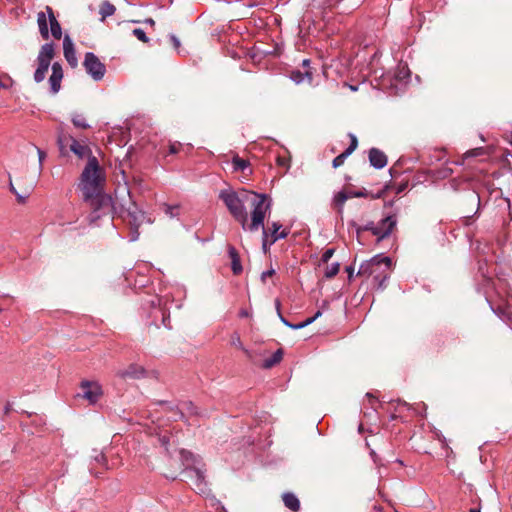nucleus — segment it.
<instances>
[{
    "mask_svg": "<svg viewBox=\"0 0 512 512\" xmlns=\"http://www.w3.org/2000/svg\"><path fill=\"white\" fill-rule=\"evenodd\" d=\"M278 163H279V165H285L286 160L284 158H278Z\"/></svg>",
    "mask_w": 512,
    "mask_h": 512,
    "instance_id": "6e6d98bb",
    "label": "nucleus"
},
{
    "mask_svg": "<svg viewBox=\"0 0 512 512\" xmlns=\"http://www.w3.org/2000/svg\"><path fill=\"white\" fill-rule=\"evenodd\" d=\"M144 22L149 24L152 27L155 26V21L152 18H147Z\"/></svg>",
    "mask_w": 512,
    "mask_h": 512,
    "instance_id": "864d4df0",
    "label": "nucleus"
},
{
    "mask_svg": "<svg viewBox=\"0 0 512 512\" xmlns=\"http://www.w3.org/2000/svg\"><path fill=\"white\" fill-rule=\"evenodd\" d=\"M10 187H11V191L17 196L18 201L19 202H24V200L27 198V196L29 195L30 191L32 190L33 185H30L29 188L26 189L23 194L19 193L15 189V187L12 184V182H10Z\"/></svg>",
    "mask_w": 512,
    "mask_h": 512,
    "instance_id": "c756f323",
    "label": "nucleus"
},
{
    "mask_svg": "<svg viewBox=\"0 0 512 512\" xmlns=\"http://www.w3.org/2000/svg\"><path fill=\"white\" fill-rule=\"evenodd\" d=\"M320 316H321V311H317L313 317L307 318L306 320H304L303 322L298 323V324H291V325H289V327L292 329H295V330L302 329V328L310 325L311 323H313Z\"/></svg>",
    "mask_w": 512,
    "mask_h": 512,
    "instance_id": "cd10ccee",
    "label": "nucleus"
},
{
    "mask_svg": "<svg viewBox=\"0 0 512 512\" xmlns=\"http://www.w3.org/2000/svg\"><path fill=\"white\" fill-rule=\"evenodd\" d=\"M274 273H275V271L273 269L263 272L261 274L262 281L265 282L266 278L273 276Z\"/></svg>",
    "mask_w": 512,
    "mask_h": 512,
    "instance_id": "c03bdc74",
    "label": "nucleus"
},
{
    "mask_svg": "<svg viewBox=\"0 0 512 512\" xmlns=\"http://www.w3.org/2000/svg\"><path fill=\"white\" fill-rule=\"evenodd\" d=\"M0 88H4V89L8 88V85L3 83L1 79H0Z\"/></svg>",
    "mask_w": 512,
    "mask_h": 512,
    "instance_id": "4d7b16f0",
    "label": "nucleus"
},
{
    "mask_svg": "<svg viewBox=\"0 0 512 512\" xmlns=\"http://www.w3.org/2000/svg\"><path fill=\"white\" fill-rule=\"evenodd\" d=\"M350 156V154H348L346 151L342 152L340 155H338L337 157H335L332 161V166L333 168H338L340 166H342L346 160V158Z\"/></svg>",
    "mask_w": 512,
    "mask_h": 512,
    "instance_id": "7c9ffc66",
    "label": "nucleus"
},
{
    "mask_svg": "<svg viewBox=\"0 0 512 512\" xmlns=\"http://www.w3.org/2000/svg\"><path fill=\"white\" fill-rule=\"evenodd\" d=\"M2 312V308L0 307V313Z\"/></svg>",
    "mask_w": 512,
    "mask_h": 512,
    "instance_id": "680f3d73",
    "label": "nucleus"
},
{
    "mask_svg": "<svg viewBox=\"0 0 512 512\" xmlns=\"http://www.w3.org/2000/svg\"><path fill=\"white\" fill-rule=\"evenodd\" d=\"M281 228V224H279L278 222H273L271 227L269 229H266L267 231H271V239L273 238L274 235H278V231L279 229Z\"/></svg>",
    "mask_w": 512,
    "mask_h": 512,
    "instance_id": "4c0bfd02",
    "label": "nucleus"
},
{
    "mask_svg": "<svg viewBox=\"0 0 512 512\" xmlns=\"http://www.w3.org/2000/svg\"><path fill=\"white\" fill-rule=\"evenodd\" d=\"M37 152H38V156H39V166H40V170H41L42 169V162L45 159L46 154H45L44 151L40 150L39 148H37Z\"/></svg>",
    "mask_w": 512,
    "mask_h": 512,
    "instance_id": "37998d69",
    "label": "nucleus"
},
{
    "mask_svg": "<svg viewBox=\"0 0 512 512\" xmlns=\"http://www.w3.org/2000/svg\"><path fill=\"white\" fill-rule=\"evenodd\" d=\"M392 268V260L389 257L375 256L369 261L363 262L358 270L359 276H374L380 288L385 287Z\"/></svg>",
    "mask_w": 512,
    "mask_h": 512,
    "instance_id": "20e7f679",
    "label": "nucleus"
},
{
    "mask_svg": "<svg viewBox=\"0 0 512 512\" xmlns=\"http://www.w3.org/2000/svg\"><path fill=\"white\" fill-rule=\"evenodd\" d=\"M480 206V196L475 191H471L464 195L461 202V213L466 219V224H469L468 219L475 215Z\"/></svg>",
    "mask_w": 512,
    "mask_h": 512,
    "instance_id": "1a4fd4ad",
    "label": "nucleus"
},
{
    "mask_svg": "<svg viewBox=\"0 0 512 512\" xmlns=\"http://www.w3.org/2000/svg\"><path fill=\"white\" fill-rule=\"evenodd\" d=\"M133 35L141 42L143 43H148L149 42V38L147 37L146 33L144 32V30L140 29V28H136L133 30Z\"/></svg>",
    "mask_w": 512,
    "mask_h": 512,
    "instance_id": "f704fd0d",
    "label": "nucleus"
},
{
    "mask_svg": "<svg viewBox=\"0 0 512 512\" xmlns=\"http://www.w3.org/2000/svg\"><path fill=\"white\" fill-rule=\"evenodd\" d=\"M72 123L75 127L77 128H81V129H88L90 126L89 124L86 122V119L85 117L82 115V114H74L72 116Z\"/></svg>",
    "mask_w": 512,
    "mask_h": 512,
    "instance_id": "a878e982",
    "label": "nucleus"
},
{
    "mask_svg": "<svg viewBox=\"0 0 512 512\" xmlns=\"http://www.w3.org/2000/svg\"><path fill=\"white\" fill-rule=\"evenodd\" d=\"M283 358V351L282 349H278L276 352L273 353V355L267 359L264 360L262 364V368L264 369H270L281 362Z\"/></svg>",
    "mask_w": 512,
    "mask_h": 512,
    "instance_id": "b1692460",
    "label": "nucleus"
},
{
    "mask_svg": "<svg viewBox=\"0 0 512 512\" xmlns=\"http://www.w3.org/2000/svg\"><path fill=\"white\" fill-rule=\"evenodd\" d=\"M252 206L251 222L246 225V229L250 232H256L260 228L265 229L264 219L268 210H270L271 203L268 200L267 195L254 193L253 198L250 201Z\"/></svg>",
    "mask_w": 512,
    "mask_h": 512,
    "instance_id": "423d86ee",
    "label": "nucleus"
},
{
    "mask_svg": "<svg viewBox=\"0 0 512 512\" xmlns=\"http://www.w3.org/2000/svg\"><path fill=\"white\" fill-rule=\"evenodd\" d=\"M126 213L127 217H129V222L134 225H138L142 218L143 214L139 210L137 204L132 200L130 194L128 193V199L125 203L118 204V213L121 216Z\"/></svg>",
    "mask_w": 512,
    "mask_h": 512,
    "instance_id": "9d476101",
    "label": "nucleus"
},
{
    "mask_svg": "<svg viewBox=\"0 0 512 512\" xmlns=\"http://www.w3.org/2000/svg\"><path fill=\"white\" fill-rule=\"evenodd\" d=\"M349 198H351L350 193L348 194L345 191H340L335 195L333 200V206L334 209H336L339 214L343 213L344 204Z\"/></svg>",
    "mask_w": 512,
    "mask_h": 512,
    "instance_id": "412c9836",
    "label": "nucleus"
},
{
    "mask_svg": "<svg viewBox=\"0 0 512 512\" xmlns=\"http://www.w3.org/2000/svg\"><path fill=\"white\" fill-rule=\"evenodd\" d=\"M91 209L90 219L96 221L102 216L118 213V202L106 193L98 192L90 198H83Z\"/></svg>",
    "mask_w": 512,
    "mask_h": 512,
    "instance_id": "39448f33",
    "label": "nucleus"
},
{
    "mask_svg": "<svg viewBox=\"0 0 512 512\" xmlns=\"http://www.w3.org/2000/svg\"><path fill=\"white\" fill-rule=\"evenodd\" d=\"M363 231H366V230L364 229V226H357V227H356V233H357V236H358V237L360 236V234H361Z\"/></svg>",
    "mask_w": 512,
    "mask_h": 512,
    "instance_id": "603ef678",
    "label": "nucleus"
},
{
    "mask_svg": "<svg viewBox=\"0 0 512 512\" xmlns=\"http://www.w3.org/2000/svg\"><path fill=\"white\" fill-rule=\"evenodd\" d=\"M184 410L188 411V413L191 415L198 414L196 407L193 405L192 402H184L182 404V409L180 411L181 417H183V415H184V413H183Z\"/></svg>",
    "mask_w": 512,
    "mask_h": 512,
    "instance_id": "72a5a7b5",
    "label": "nucleus"
},
{
    "mask_svg": "<svg viewBox=\"0 0 512 512\" xmlns=\"http://www.w3.org/2000/svg\"><path fill=\"white\" fill-rule=\"evenodd\" d=\"M231 343H232V345H234L236 348L241 349L249 359H251V358H252V354H251V352H250L249 350H247V349H245V348H244L243 343H242V341H241V339H240V336H239V335H235V336H233V337H232V342H231Z\"/></svg>",
    "mask_w": 512,
    "mask_h": 512,
    "instance_id": "c85d7f7f",
    "label": "nucleus"
},
{
    "mask_svg": "<svg viewBox=\"0 0 512 512\" xmlns=\"http://www.w3.org/2000/svg\"><path fill=\"white\" fill-rule=\"evenodd\" d=\"M146 374V370L137 364H131L126 369L119 370L117 372V376L121 379H140L144 377Z\"/></svg>",
    "mask_w": 512,
    "mask_h": 512,
    "instance_id": "4468645a",
    "label": "nucleus"
},
{
    "mask_svg": "<svg viewBox=\"0 0 512 512\" xmlns=\"http://www.w3.org/2000/svg\"><path fill=\"white\" fill-rule=\"evenodd\" d=\"M116 11V7L109 1H103L99 7V14L101 15V21H104L107 17L112 16Z\"/></svg>",
    "mask_w": 512,
    "mask_h": 512,
    "instance_id": "393cba45",
    "label": "nucleus"
},
{
    "mask_svg": "<svg viewBox=\"0 0 512 512\" xmlns=\"http://www.w3.org/2000/svg\"><path fill=\"white\" fill-rule=\"evenodd\" d=\"M369 162L373 167L381 169L387 164V156L378 148H371L369 151Z\"/></svg>",
    "mask_w": 512,
    "mask_h": 512,
    "instance_id": "f3484780",
    "label": "nucleus"
},
{
    "mask_svg": "<svg viewBox=\"0 0 512 512\" xmlns=\"http://www.w3.org/2000/svg\"><path fill=\"white\" fill-rule=\"evenodd\" d=\"M268 231L266 229H263V249L266 250L267 243H268Z\"/></svg>",
    "mask_w": 512,
    "mask_h": 512,
    "instance_id": "de8ad7c7",
    "label": "nucleus"
},
{
    "mask_svg": "<svg viewBox=\"0 0 512 512\" xmlns=\"http://www.w3.org/2000/svg\"><path fill=\"white\" fill-rule=\"evenodd\" d=\"M177 152H178V147H177V145H176V144H171V145H170V153H171V154H175V153H177Z\"/></svg>",
    "mask_w": 512,
    "mask_h": 512,
    "instance_id": "8fccbe9b",
    "label": "nucleus"
},
{
    "mask_svg": "<svg viewBox=\"0 0 512 512\" xmlns=\"http://www.w3.org/2000/svg\"><path fill=\"white\" fill-rule=\"evenodd\" d=\"M46 12H39L37 14V23L39 27V32L43 39L47 40L49 38V29H48V20L50 24V31L52 36L59 40L62 37V30L59 22L57 21L54 11L50 6H46Z\"/></svg>",
    "mask_w": 512,
    "mask_h": 512,
    "instance_id": "0eeeda50",
    "label": "nucleus"
},
{
    "mask_svg": "<svg viewBox=\"0 0 512 512\" xmlns=\"http://www.w3.org/2000/svg\"><path fill=\"white\" fill-rule=\"evenodd\" d=\"M86 72L95 80L99 81L103 79L106 68L105 65L99 60V58L92 52L85 54L83 63Z\"/></svg>",
    "mask_w": 512,
    "mask_h": 512,
    "instance_id": "6e6552de",
    "label": "nucleus"
},
{
    "mask_svg": "<svg viewBox=\"0 0 512 512\" xmlns=\"http://www.w3.org/2000/svg\"><path fill=\"white\" fill-rule=\"evenodd\" d=\"M276 306H277L278 314H279V317H280L281 321H282L286 326H288V327H289V325H291V323H290V322H288V321H287V320H286V319L281 315V313H280V311H279V307H280V302H279V301H276Z\"/></svg>",
    "mask_w": 512,
    "mask_h": 512,
    "instance_id": "49530a36",
    "label": "nucleus"
},
{
    "mask_svg": "<svg viewBox=\"0 0 512 512\" xmlns=\"http://www.w3.org/2000/svg\"><path fill=\"white\" fill-rule=\"evenodd\" d=\"M169 39L173 47L180 52V40L174 34H170Z\"/></svg>",
    "mask_w": 512,
    "mask_h": 512,
    "instance_id": "58836bf2",
    "label": "nucleus"
},
{
    "mask_svg": "<svg viewBox=\"0 0 512 512\" xmlns=\"http://www.w3.org/2000/svg\"><path fill=\"white\" fill-rule=\"evenodd\" d=\"M58 145L61 151L65 146L69 145L70 150L80 158L84 157L87 152H89V148L86 145L78 142L76 139L68 135H59Z\"/></svg>",
    "mask_w": 512,
    "mask_h": 512,
    "instance_id": "f8f14e48",
    "label": "nucleus"
},
{
    "mask_svg": "<svg viewBox=\"0 0 512 512\" xmlns=\"http://www.w3.org/2000/svg\"><path fill=\"white\" fill-rule=\"evenodd\" d=\"M158 442L169 457L168 463L165 465L163 472L167 478L176 479L178 473L189 470L195 474L196 487L199 491L204 492V471L196 466L194 455L185 449H179L178 439L165 431L159 435Z\"/></svg>",
    "mask_w": 512,
    "mask_h": 512,
    "instance_id": "f257e3e1",
    "label": "nucleus"
},
{
    "mask_svg": "<svg viewBox=\"0 0 512 512\" xmlns=\"http://www.w3.org/2000/svg\"><path fill=\"white\" fill-rule=\"evenodd\" d=\"M229 257L231 259V269L234 275H240L243 271L240 256L234 246L228 247Z\"/></svg>",
    "mask_w": 512,
    "mask_h": 512,
    "instance_id": "6ab92c4d",
    "label": "nucleus"
},
{
    "mask_svg": "<svg viewBox=\"0 0 512 512\" xmlns=\"http://www.w3.org/2000/svg\"><path fill=\"white\" fill-rule=\"evenodd\" d=\"M104 183L105 178L102 175L98 160L92 156L81 174L79 187L83 193V198H90L98 192H102Z\"/></svg>",
    "mask_w": 512,
    "mask_h": 512,
    "instance_id": "7ed1b4c3",
    "label": "nucleus"
},
{
    "mask_svg": "<svg viewBox=\"0 0 512 512\" xmlns=\"http://www.w3.org/2000/svg\"><path fill=\"white\" fill-rule=\"evenodd\" d=\"M287 235H288V232L282 231L278 235H274L273 238L270 239L269 244L271 245V244L275 243L278 239L286 238Z\"/></svg>",
    "mask_w": 512,
    "mask_h": 512,
    "instance_id": "ea45409f",
    "label": "nucleus"
},
{
    "mask_svg": "<svg viewBox=\"0 0 512 512\" xmlns=\"http://www.w3.org/2000/svg\"><path fill=\"white\" fill-rule=\"evenodd\" d=\"M302 65H303L304 71L294 70L291 72L290 78L297 84L302 83L305 79H307V81L309 83H311L313 76H312V72L309 69L310 60H308V59L303 60Z\"/></svg>",
    "mask_w": 512,
    "mask_h": 512,
    "instance_id": "dca6fc26",
    "label": "nucleus"
},
{
    "mask_svg": "<svg viewBox=\"0 0 512 512\" xmlns=\"http://www.w3.org/2000/svg\"><path fill=\"white\" fill-rule=\"evenodd\" d=\"M9 410H10L9 406H6V408H5V413H8V412H9Z\"/></svg>",
    "mask_w": 512,
    "mask_h": 512,
    "instance_id": "052dcab7",
    "label": "nucleus"
},
{
    "mask_svg": "<svg viewBox=\"0 0 512 512\" xmlns=\"http://www.w3.org/2000/svg\"><path fill=\"white\" fill-rule=\"evenodd\" d=\"M232 165L235 171L244 172L245 169L248 168L249 162L245 159L235 156L232 160Z\"/></svg>",
    "mask_w": 512,
    "mask_h": 512,
    "instance_id": "bb28decb",
    "label": "nucleus"
},
{
    "mask_svg": "<svg viewBox=\"0 0 512 512\" xmlns=\"http://www.w3.org/2000/svg\"><path fill=\"white\" fill-rule=\"evenodd\" d=\"M54 57V46L52 43H46L41 47V50L39 52V55L37 57V60H44L48 63L51 62V60Z\"/></svg>",
    "mask_w": 512,
    "mask_h": 512,
    "instance_id": "4be33fe9",
    "label": "nucleus"
},
{
    "mask_svg": "<svg viewBox=\"0 0 512 512\" xmlns=\"http://www.w3.org/2000/svg\"><path fill=\"white\" fill-rule=\"evenodd\" d=\"M240 316H241V317H248V316H249V314H248V312H247L246 310H242V311L240 312Z\"/></svg>",
    "mask_w": 512,
    "mask_h": 512,
    "instance_id": "5fc2aeb1",
    "label": "nucleus"
},
{
    "mask_svg": "<svg viewBox=\"0 0 512 512\" xmlns=\"http://www.w3.org/2000/svg\"><path fill=\"white\" fill-rule=\"evenodd\" d=\"M395 173H396V171H395L394 167H392V168L390 169V174H391V176H392V177H394V176H395Z\"/></svg>",
    "mask_w": 512,
    "mask_h": 512,
    "instance_id": "13d9d810",
    "label": "nucleus"
},
{
    "mask_svg": "<svg viewBox=\"0 0 512 512\" xmlns=\"http://www.w3.org/2000/svg\"><path fill=\"white\" fill-rule=\"evenodd\" d=\"M470 512H480V509L472 508V509H470Z\"/></svg>",
    "mask_w": 512,
    "mask_h": 512,
    "instance_id": "bf43d9fd",
    "label": "nucleus"
},
{
    "mask_svg": "<svg viewBox=\"0 0 512 512\" xmlns=\"http://www.w3.org/2000/svg\"><path fill=\"white\" fill-rule=\"evenodd\" d=\"M350 196H351V198L352 197H356V198L366 197L367 196V192H366V190L357 191V192H351Z\"/></svg>",
    "mask_w": 512,
    "mask_h": 512,
    "instance_id": "79ce46f5",
    "label": "nucleus"
},
{
    "mask_svg": "<svg viewBox=\"0 0 512 512\" xmlns=\"http://www.w3.org/2000/svg\"><path fill=\"white\" fill-rule=\"evenodd\" d=\"M38 62V67L34 73V80L39 83V82H42L45 77H46V73L48 72V69H49V66H50V63L42 60H37Z\"/></svg>",
    "mask_w": 512,
    "mask_h": 512,
    "instance_id": "5701e85b",
    "label": "nucleus"
},
{
    "mask_svg": "<svg viewBox=\"0 0 512 512\" xmlns=\"http://www.w3.org/2000/svg\"><path fill=\"white\" fill-rule=\"evenodd\" d=\"M333 254H334L333 249H327L322 255V261L328 262V260L332 257Z\"/></svg>",
    "mask_w": 512,
    "mask_h": 512,
    "instance_id": "a19ab883",
    "label": "nucleus"
},
{
    "mask_svg": "<svg viewBox=\"0 0 512 512\" xmlns=\"http://www.w3.org/2000/svg\"><path fill=\"white\" fill-rule=\"evenodd\" d=\"M346 272L348 273V277L351 279L353 276L354 269L351 266L346 267Z\"/></svg>",
    "mask_w": 512,
    "mask_h": 512,
    "instance_id": "3c124183",
    "label": "nucleus"
},
{
    "mask_svg": "<svg viewBox=\"0 0 512 512\" xmlns=\"http://www.w3.org/2000/svg\"><path fill=\"white\" fill-rule=\"evenodd\" d=\"M485 154V150L484 148L482 147H479V148H474V149H471L469 151H467L465 154H464V157L465 158H469V157H478V156H482Z\"/></svg>",
    "mask_w": 512,
    "mask_h": 512,
    "instance_id": "c9c22d12",
    "label": "nucleus"
},
{
    "mask_svg": "<svg viewBox=\"0 0 512 512\" xmlns=\"http://www.w3.org/2000/svg\"><path fill=\"white\" fill-rule=\"evenodd\" d=\"M407 186H408V182H403V183L399 184L397 189H396V194H400L403 191H405Z\"/></svg>",
    "mask_w": 512,
    "mask_h": 512,
    "instance_id": "a18cd8bd",
    "label": "nucleus"
},
{
    "mask_svg": "<svg viewBox=\"0 0 512 512\" xmlns=\"http://www.w3.org/2000/svg\"><path fill=\"white\" fill-rule=\"evenodd\" d=\"M255 192L241 190L239 192L222 190L219 198L224 202L231 215L238 221L243 229L247 225V212L244 207L245 203H250Z\"/></svg>",
    "mask_w": 512,
    "mask_h": 512,
    "instance_id": "f03ea898",
    "label": "nucleus"
},
{
    "mask_svg": "<svg viewBox=\"0 0 512 512\" xmlns=\"http://www.w3.org/2000/svg\"><path fill=\"white\" fill-rule=\"evenodd\" d=\"M339 269H340L339 263L331 264V266L327 267V269L325 271V277L333 278L334 276H336L338 274Z\"/></svg>",
    "mask_w": 512,
    "mask_h": 512,
    "instance_id": "2f4dec72",
    "label": "nucleus"
},
{
    "mask_svg": "<svg viewBox=\"0 0 512 512\" xmlns=\"http://www.w3.org/2000/svg\"><path fill=\"white\" fill-rule=\"evenodd\" d=\"M64 57L67 62L72 66H77V57L74 49V45L69 36H65L63 41Z\"/></svg>",
    "mask_w": 512,
    "mask_h": 512,
    "instance_id": "a211bd4d",
    "label": "nucleus"
},
{
    "mask_svg": "<svg viewBox=\"0 0 512 512\" xmlns=\"http://www.w3.org/2000/svg\"><path fill=\"white\" fill-rule=\"evenodd\" d=\"M375 228H376V226L373 224V222L364 226V229L366 231H371L373 234H374Z\"/></svg>",
    "mask_w": 512,
    "mask_h": 512,
    "instance_id": "09e8293b",
    "label": "nucleus"
},
{
    "mask_svg": "<svg viewBox=\"0 0 512 512\" xmlns=\"http://www.w3.org/2000/svg\"><path fill=\"white\" fill-rule=\"evenodd\" d=\"M375 226L374 235L377 236L378 241H381L391 234L396 226V219L393 216H387Z\"/></svg>",
    "mask_w": 512,
    "mask_h": 512,
    "instance_id": "ddd939ff",
    "label": "nucleus"
},
{
    "mask_svg": "<svg viewBox=\"0 0 512 512\" xmlns=\"http://www.w3.org/2000/svg\"><path fill=\"white\" fill-rule=\"evenodd\" d=\"M282 500L285 507L291 510L292 512H298L301 508V504L298 497L291 492L283 493Z\"/></svg>",
    "mask_w": 512,
    "mask_h": 512,
    "instance_id": "aec40b11",
    "label": "nucleus"
},
{
    "mask_svg": "<svg viewBox=\"0 0 512 512\" xmlns=\"http://www.w3.org/2000/svg\"><path fill=\"white\" fill-rule=\"evenodd\" d=\"M178 206H170V205H164V212L166 215H168L170 218H173L177 215Z\"/></svg>",
    "mask_w": 512,
    "mask_h": 512,
    "instance_id": "e433bc0d",
    "label": "nucleus"
},
{
    "mask_svg": "<svg viewBox=\"0 0 512 512\" xmlns=\"http://www.w3.org/2000/svg\"><path fill=\"white\" fill-rule=\"evenodd\" d=\"M63 78V70L60 63L55 62L52 64V74L49 78V84L53 94H56L61 87V81Z\"/></svg>",
    "mask_w": 512,
    "mask_h": 512,
    "instance_id": "2eb2a0df",
    "label": "nucleus"
},
{
    "mask_svg": "<svg viewBox=\"0 0 512 512\" xmlns=\"http://www.w3.org/2000/svg\"><path fill=\"white\" fill-rule=\"evenodd\" d=\"M348 136L350 138V145L345 151L351 155L358 147V139L352 133H349Z\"/></svg>",
    "mask_w": 512,
    "mask_h": 512,
    "instance_id": "473e14b6",
    "label": "nucleus"
},
{
    "mask_svg": "<svg viewBox=\"0 0 512 512\" xmlns=\"http://www.w3.org/2000/svg\"><path fill=\"white\" fill-rule=\"evenodd\" d=\"M81 392L78 396L86 399L89 403H96L102 395L101 387L98 383L92 381H82L80 384Z\"/></svg>",
    "mask_w": 512,
    "mask_h": 512,
    "instance_id": "9b49d317",
    "label": "nucleus"
}]
</instances>
